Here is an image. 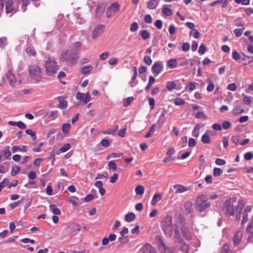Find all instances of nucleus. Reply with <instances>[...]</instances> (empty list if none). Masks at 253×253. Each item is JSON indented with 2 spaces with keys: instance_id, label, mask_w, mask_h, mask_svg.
<instances>
[{
  "instance_id": "14",
  "label": "nucleus",
  "mask_w": 253,
  "mask_h": 253,
  "mask_svg": "<svg viewBox=\"0 0 253 253\" xmlns=\"http://www.w3.org/2000/svg\"><path fill=\"white\" fill-rule=\"evenodd\" d=\"M142 253H156L155 249L150 244H147L141 248Z\"/></svg>"
},
{
  "instance_id": "25",
  "label": "nucleus",
  "mask_w": 253,
  "mask_h": 253,
  "mask_svg": "<svg viewBox=\"0 0 253 253\" xmlns=\"http://www.w3.org/2000/svg\"><path fill=\"white\" fill-rule=\"evenodd\" d=\"M162 199V195L160 194L156 193L155 194L153 197V199L151 201V205L154 206L156 204V203L161 200Z\"/></svg>"
},
{
  "instance_id": "30",
  "label": "nucleus",
  "mask_w": 253,
  "mask_h": 253,
  "mask_svg": "<svg viewBox=\"0 0 253 253\" xmlns=\"http://www.w3.org/2000/svg\"><path fill=\"white\" fill-rule=\"evenodd\" d=\"M26 52L29 56H32L35 57L36 55V52L35 49L32 47H27L26 48Z\"/></svg>"
},
{
  "instance_id": "34",
  "label": "nucleus",
  "mask_w": 253,
  "mask_h": 253,
  "mask_svg": "<svg viewBox=\"0 0 253 253\" xmlns=\"http://www.w3.org/2000/svg\"><path fill=\"white\" fill-rule=\"evenodd\" d=\"M135 191L137 195H142L144 192V188L142 185H138L135 188Z\"/></svg>"
},
{
  "instance_id": "29",
  "label": "nucleus",
  "mask_w": 253,
  "mask_h": 253,
  "mask_svg": "<svg viewBox=\"0 0 253 253\" xmlns=\"http://www.w3.org/2000/svg\"><path fill=\"white\" fill-rule=\"evenodd\" d=\"M159 248L161 252L163 253H170L169 250L166 248L165 244L162 240L160 243Z\"/></svg>"
},
{
  "instance_id": "46",
  "label": "nucleus",
  "mask_w": 253,
  "mask_h": 253,
  "mask_svg": "<svg viewBox=\"0 0 253 253\" xmlns=\"http://www.w3.org/2000/svg\"><path fill=\"white\" fill-rule=\"evenodd\" d=\"M25 132L27 134L30 135L32 137L33 140H36L37 136L36 135V133L32 129H26Z\"/></svg>"
},
{
  "instance_id": "35",
  "label": "nucleus",
  "mask_w": 253,
  "mask_h": 253,
  "mask_svg": "<svg viewBox=\"0 0 253 253\" xmlns=\"http://www.w3.org/2000/svg\"><path fill=\"white\" fill-rule=\"evenodd\" d=\"M201 128V126L200 125H197L194 130L192 131V135L193 136L195 137H198L199 135V131Z\"/></svg>"
},
{
  "instance_id": "62",
  "label": "nucleus",
  "mask_w": 253,
  "mask_h": 253,
  "mask_svg": "<svg viewBox=\"0 0 253 253\" xmlns=\"http://www.w3.org/2000/svg\"><path fill=\"white\" fill-rule=\"evenodd\" d=\"M133 97H129L127 98L124 102V106H126V107L128 106L131 103V102L133 101Z\"/></svg>"
},
{
  "instance_id": "16",
  "label": "nucleus",
  "mask_w": 253,
  "mask_h": 253,
  "mask_svg": "<svg viewBox=\"0 0 253 253\" xmlns=\"http://www.w3.org/2000/svg\"><path fill=\"white\" fill-rule=\"evenodd\" d=\"M173 188L175 190L176 194L182 193L188 190L187 187L180 184H175L173 186Z\"/></svg>"
},
{
  "instance_id": "45",
  "label": "nucleus",
  "mask_w": 253,
  "mask_h": 253,
  "mask_svg": "<svg viewBox=\"0 0 253 253\" xmlns=\"http://www.w3.org/2000/svg\"><path fill=\"white\" fill-rule=\"evenodd\" d=\"M20 169H21L19 166H15L12 168L11 171V176H14L16 175L20 171Z\"/></svg>"
},
{
  "instance_id": "6",
  "label": "nucleus",
  "mask_w": 253,
  "mask_h": 253,
  "mask_svg": "<svg viewBox=\"0 0 253 253\" xmlns=\"http://www.w3.org/2000/svg\"><path fill=\"white\" fill-rule=\"evenodd\" d=\"M161 226L166 236L168 237H170L173 230L172 216L167 215L165 217L162 221Z\"/></svg>"
},
{
  "instance_id": "3",
  "label": "nucleus",
  "mask_w": 253,
  "mask_h": 253,
  "mask_svg": "<svg viewBox=\"0 0 253 253\" xmlns=\"http://www.w3.org/2000/svg\"><path fill=\"white\" fill-rule=\"evenodd\" d=\"M180 228L183 236L188 240H191L193 237V233L191 229L185 223V218L182 215H179L173 226V230L175 233V237L179 242L182 240L179 233L178 228Z\"/></svg>"
},
{
  "instance_id": "44",
  "label": "nucleus",
  "mask_w": 253,
  "mask_h": 253,
  "mask_svg": "<svg viewBox=\"0 0 253 253\" xmlns=\"http://www.w3.org/2000/svg\"><path fill=\"white\" fill-rule=\"evenodd\" d=\"M243 101L245 104L249 105L252 102L253 97L250 96H245L243 98Z\"/></svg>"
},
{
  "instance_id": "39",
  "label": "nucleus",
  "mask_w": 253,
  "mask_h": 253,
  "mask_svg": "<svg viewBox=\"0 0 253 253\" xmlns=\"http://www.w3.org/2000/svg\"><path fill=\"white\" fill-rule=\"evenodd\" d=\"M173 102L174 104L177 106L182 105L185 103L184 100L181 98H175L173 100Z\"/></svg>"
},
{
  "instance_id": "63",
  "label": "nucleus",
  "mask_w": 253,
  "mask_h": 253,
  "mask_svg": "<svg viewBox=\"0 0 253 253\" xmlns=\"http://www.w3.org/2000/svg\"><path fill=\"white\" fill-rule=\"evenodd\" d=\"M7 44V39L6 37L0 38V46L2 47Z\"/></svg>"
},
{
  "instance_id": "20",
  "label": "nucleus",
  "mask_w": 253,
  "mask_h": 253,
  "mask_svg": "<svg viewBox=\"0 0 253 253\" xmlns=\"http://www.w3.org/2000/svg\"><path fill=\"white\" fill-rule=\"evenodd\" d=\"M105 7L103 5H98L96 9L95 17L100 18L104 13Z\"/></svg>"
},
{
  "instance_id": "59",
  "label": "nucleus",
  "mask_w": 253,
  "mask_h": 253,
  "mask_svg": "<svg viewBox=\"0 0 253 253\" xmlns=\"http://www.w3.org/2000/svg\"><path fill=\"white\" fill-rule=\"evenodd\" d=\"M109 56V52H105L101 53L99 55V58L101 60H105Z\"/></svg>"
},
{
  "instance_id": "15",
  "label": "nucleus",
  "mask_w": 253,
  "mask_h": 253,
  "mask_svg": "<svg viewBox=\"0 0 253 253\" xmlns=\"http://www.w3.org/2000/svg\"><path fill=\"white\" fill-rule=\"evenodd\" d=\"M6 77L11 85L14 86L16 83V78L13 73L9 71L6 74Z\"/></svg>"
},
{
  "instance_id": "4",
  "label": "nucleus",
  "mask_w": 253,
  "mask_h": 253,
  "mask_svg": "<svg viewBox=\"0 0 253 253\" xmlns=\"http://www.w3.org/2000/svg\"><path fill=\"white\" fill-rule=\"evenodd\" d=\"M195 208L196 210L200 211H205L211 206V203L209 201L208 195L201 194L198 196L196 200Z\"/></svg>"
},
{
  "instance_id": "10",
  "label": "nucleus",
  "mask_w": 253,
  "mask_h": 253,
  "mask_svg": "<svg viewBox=\"0 0 253 253\" xmlns=\"http://www.w3.org/2000/svg\"><path fill=\"white\" fill-rule=\"evenodd\" d=\"M105 29L104 25H99L96 26L92 31V38L95 40L99 37L103 32Z\"/></svg>"
},
{
  "instance_id": "17",
  "label": "nucleus",
  "mask_w": 253,
  "mask_h": 253,
  "mask_svg": "<svg viewBox=\"0 0 253 253\" xmlns=\"http://www.w3.org/2000/svg\"><path fill=\"white\" fill-rule=\"evenodd\" d=\"M243 233L241 231H238L233 237V243L235 246L238 245L243 237Z\"/></svg>"
},
{
  "instance_id": "60",
  "label": "nucleus",
  "mask_w": 253,
  "mask_h": 253,
  "mask_svg": "<svg viewBox=\"0 0 253 253\" xmlns=\"http://www.w3.org/2000/svg\"><path fill=\"white\" fill-rule=\"evenodd\" d=\"M118 62V59L117 58L114 57L111 58L108 61V63L110 65H115L117 64Z\"/></svg>"
},
{
  "instance_id": "21",
  "label": "nucleus",
  "mask_w": 253,
  "mask_h": 253,
  "mask_svg": "<svg viewBox=\"0 0 253 253\" xmlns=\"http://www.w3.org/2000/svg\"><path fill=\"white\" fill-rule=\"evenodd\" d=\"M220 3L222 4V7L224 8V7H227V6L228 1H227V0H216L212 3H210L209 4V5L211 6H213L216 4H220Z\"/></svg>"
},
{
  "instance_id": "23",
  "label": "nucleus",
  "mask_w": 253,
  "mask_h": 253,
  "mask_svg": "<svg viewBox=\"0 0 253 253\" xmlns=\"http://www.w3.org/2000/svg\"><path fill=\"white\" fill-rule=\"evenodd\" d=\"M59 104L58 105V108L61 109H64L67 107V102L66 101L63 100V98L61 97H58V98Z\"/></svg>"
},
{
  "instance_id": "64",
  "label": "nucleus",
  "mask_w": 253,
  "mask_h": 253,
  "mask_svg": "<svg viewBox=\"0 0 253 253\" xmlns=\"http://www.w3.org/2000/svg\"><path fill=\"white\" fill-rule=\"evenodd\" d=\"M215 163L217 165L221 166V165H224L225 164V161L220 158H217L215 160Z\"/></svg>"
},
{
  "instance_id": "33",
  "label": "nucleus",
  "mask_w": 253,
  "mask_h": 253,
  "mask_svg": "<svg viewBox=\"0 0 253 253\" xmlns=\"http://www.w3.org/2000/svg\"><path fill=\"white\" fill-rule=\"evenodd\" d=\"M71 128L70 124L68 123H65L62 125V130L64 134H67Z\"/></svg>"
},
{
  "instance_id": "49",
  "label": "nucleus",
  "mask_w": 253,
  "mask_h": 253,
  "mask_svg": "<svg viewBox=\"0 0 253 253\" xmlns=\"http://www.w3.org/2000/svg\"><path fill=\"white\" fill-rule=\"evenodd\" d=\"M220 253H230L228 245L224 244L222 247Z\"/></svg>"
},
{
  "instance_id": "9",
  "label": "nucleus",
  "mask_w": 253,
  "mask_h": 253,
  "mask_svg": "<svg viewBox=\"0 0 253 253\" xmlns=\"http://www.w3.org/2000/svg\"><path fill=\"white\" fill-rule=\"evenodd\" d=\"M252 207L247 206L243 211L241 212V216H242V225L243 226L249 220V216L251 215Z\"/></svg>"
},
{
  "instance_id": "48",
  "label": "nucleus",
  "mask_w": 253,
  "mask_h": 253,
  "mask_svg": "<svg viewBox=\"0 0 253 253\" xmlns=\"http://www.w3.org/2000/svg\"><path fill=\"white\" fill-rule=\"evenodd\" d=\"M222 170L219 168H215L213 170V174L214 176H219L222 173Z\"/></svg>"
},
{
  "instance_id": "43",
  "label": "nucleus",
  "mask_w": 253,
  "mask_h": 253,
  "mask_svg": "<svg viewBox=\"0 0 253 253\" xmlns=\"http://www.w3.org/2000/svg\"><path fill=\"white\" fill-rule=\"evenodd\" d=\"M176 84L174 82H169L167 84V88L169 90H171L176 87Z\"/></svg>"
},
{
  "instance_id": "26",
  "label": "nucleus",
  "mask_w": 253,
  "mask_h": 253,
  "mask_svg": "<svg viewBox=\"0 0 253 253\" xmlns=\"http://www.w3.org/2000/svg\"><path fill=\"white\" fill-rule=\"evenodd\" d=\"M49 210L55 215H60L61 213L60 209H58L55 205H50L49 206Z\"/></svg>"
},
{
  "instance_id": "38",
  "label": "nucleus",
  "mask_w": 253,
  "mask_h": 253,
  "mask_svg": "<svg viewBox=\"0 0 253 253\" xmlns=\"http://www.w3.org/2000/svg\"><path fill=\"white\" fill-rule=\"evenodd\" d=\"M140 34L143 40H147L150 38V34L146 30H143L140 31Z\"/></svg>"
},
{
  "instance_id": "22",
  "label": "nucleus",
  "mask_w": 253,
  "mask_h": 253,
  "mask_svg": "<svg viewBox=\"0 0 253 253\" xmlns=\"http://www.w3.org/2000/svg\"><path fill=\"white\" fill-rule=\"evenodd\" d=\"M93 67L91 66H86L82 67L80 70L83 75H86L89 73L92 70Z\"/></svg>"
},
{
  "instance_id": "12",
  "label": "nucleus",
  "mask_w": 253,
  "mask_h": 253,
  "mask_svg": "<svg viewBox=\"0 0 253 253\" xmlns=\"http://www.w3.org/2000/svg\"><path fill=\"white\" fill-rule=\"evenodd\" d=\"M5 3V10L6 13H10L15 12L17 9H15L12 0H8Z\"/></svg>"
},
{
  "instance_id": "56",
  "label": "nucleus",
  "mask_w": 253,
  "mask_h": 253,
  "mask_svg": "<svg viewBox=\"0 0 253 253\" xmlns=\"http://www.w3.org/2000/svg\"><path fill=\"white\" fill-rule=\"evenodd\" d=\"M138 28V25L137 23L134 22L131 25L130 27V31L132 32H135L137 30Z\"/></svg>"
},
{
  "instance_id": "57",
  "label": "nucleus",
  "mask_w": 253,
  "mask_h": 253,
  "mask_svg": "<svg viewBox=\"0 0 253 253\" xmlns=\"http://www.w3.org/2000/svg\"><path fill=\"white\" fill-rule=\"evenodd\" d=\"M190 45L188 42H185L181 47V50L184 51H187L190 49Z\"/></svg>"
},
{
  "instance_id": "32",
  "label": "nucleus",
  "mask_w": 253,
  "mask_h": 253,
  "mask_svg": "<svg viewBox=\"0 0 253 253\" xmlns=\"http://www.w3.org/2000/svg\"><path fill=\"white\" fill-rule=\"evenodd\" d=\"M241 139L242 137L240 135L233 136L231 138L233 142L237 145H240V143H241Z\"/></svg>"
},
{
  "instance_id": "36",
  "label": "nucleus",
  "mask_w": 253,
  "mask_h": 253,
  "mask_svg": "<svg viewBox=\"0 0 253 253\" xmlns=\"http://www.w3.org/2000/svg\"><path fill=\"white\" fill-rule=\"evenodd\" d=\"M156 126V125L155 124H153L151 127L149 131L146 133L144 137L145 138H149L151 136L155 131Z\"/></svg>"
},
{
  "instance_id": "47",
  "label": "nucleus",
  "mask_w": 253,
  "mask_h": 253,
  "mask_svg": "<svg viewBox=\"0 0 253 253\" xmlns=\"http://www.w3.org/2000/svg\"><path fill=\"white\" fill-rule=\"evenodd\" d=\"M190 35L193 36L195 39H198L200 37V34L196 29H193L190 33Z\"/></svg>"
},
{
  "instance_id": "31",
  "label": "nucleus",
  "mask_w": 253,
  "mask_h": 253,
  "mask_svg": "<svg viewBox=\"0 0 253 253\" xmlns=\"http://www.w3.org/2000/svg\"><path fill=\"white\" fill-rule=\"evenodd\" d=\"M244 112V109L239 106H236L232 110L233 114L235 115H238Z\"/></svg>"
},
{
  "instance_id": "58",
  "label": "nucleus",
  "mask_w": 253,
  "mask_h": 253,
  "mask_svg": "<svg viewBox=\"0 0 253 253\" xmlns=\"http://www.w3.org/2000/svg\"><path fill=\"white\" fill-rule=\"evenodd\" d=\"M108 167L110 169H112L113 170H116L117 168L116 164L113 161L109 162Z\"/></svg>"
},
{
  "instance_id": "2",
  "label": "nucleus",
  "mask_w": 253,
  "mask_h": 253,
  "mask_svg": "<svg viewBox=\"0 0 253 253\" xmlns=\"http://www.w3.org/2000/svg\"><path fill=\"white\" fill-rule=\"evenodd\" d=\"M245 206V202L241 200L238 203L234 198L226 200L223 209L225 214L227 216H234L235 213L236 218L237 220L241 219V211H242Z\"/></svg>"
},
{
  "instance_id": "54",
  "label": "nucleus",
  "mask_w": 253,
  "mask_h": 253,
  "mask_svg": "<svg viewBox=\"0 0 253 253\" xmlns=\"http://www.w3.org/2000/svg\"><path fill=\"white\" fill-rule=\"evenodd\" d=\"M91 99V96L89 92H87L84 96V99H83V102L84 104H86Z\"/></svg>"
},
{
  "instance_id": "51",
  "label": "nucleus",
  "mask_w": 253,
  "mask_h": 253,
  "mask_svg": "<svg viewBox=\"0 0 253 253\" xmlns=\"http://www.w3.org/2000/svg\"><path fill=\"white\" fill-rule=\"evenodd\" d=\"M70 145L69 143H66L60 148V151L62 153H64L70 149Z\"/></svg>"
},
{
  "instance_id": "1",
  "label": "nucleus",
  "mask_w": 253,
  "mask_h": 253,
  "mask_svg": "<svg viewBox=\"0 0 253 253\" xmlns=\"http://www.w3.org/2000/svg\"><path fill=\"white\" fill-rule=\"evenodd\" d=\"M81 43L77 42L71 46L70 49L63 50L59 56V60L68 66H73L77 63L79 58L80 48Z\"/></svg>"
},
{
  "instance_id": "61",
  "label": "nucleus",
  "mask_w": 253,
  "mask_h": 253,
  "mask_svg": "<svg viewBox=\"0 0 253 253\" xmlns=\"http://www.w3.org/2000/svg\"><path fill=\"white\" fill-rule=\"evenodd\" d=\"M232 57L235 60H238L240 59L241 56L236 50H234L232 52Z\"/></svg>"
},
{
  "instance_id": "42",
  "label": "nucleus",
  "mask_w": 253,
  "mask_h": 253,
  "mask_svg": "<svg viewBox=\"0 0 253 253\" xmlns=\"http://www.w3.org/2000/svg\"><path fill=\"white\" fill-rule=\"evenodd\" d=\"M129 241L128 238L127 236H124L123 237H119L118 238V242L120 245H124L127 243Z\"/></svg>"
},
{
  "instance_id": "7",
  "label": "nucleus",
  "mask_w": 253,
  "mask_h": 253,
  "mask_svg": "<svg viewBox=\"0 0 253 253\" xmlns=\"http://www.w3.org/2000/svg\"><path fill=\"white\" fill-rule=\"evenodd\" d=\"M30 77L33 80L38 83L41 81L42 79V72L41 68L37 65L33 64L29 67Z\"/></svg>"
},
{
  "instance_id": "28",
  "label": "nucleus",
  "mask_w": 253,
  "mask_h": 253,
  "mask_svg": "<svg viewBox=\"0 0 253 253\" xmlns=\"http://www.w3.org/2000/svg\"><path fill=\"white\" fill-rule=\"evenodd\" d=\"M177 63L175 59H170L167 62V66L169 68L173 69L177 66Z\"/></svg>"
},
{
  "instance_id": "5",
  "label": "nucleus",
  "mask_w": 253,
  "mask_h": 253,
  "mask_svg": "<svg viewBox=\"0 0 253 253\" xmlns=\"http://www.w3.org/2000/svg\"><path fill=\"white\" fill-rule=\"evenodd\" d=\"M44 67L46 74L49 76H53L56 74L59 69L56 61L49 57H47L45 61Z\"/></svg>"
},
{
  "instance_id": "50",
  "label": "nucleus",
  "mask_w": 253,
  "mask_h": 253,
  "mask_svg": "<svg viewBox=\"0 0 253 253\" xmlns=\"http://www.w3.org/2000/svg\"><path fill=\"white\" fill-rule=\"evenodd\" d=\"M197 84V83L193 82H191L189 83V84L186 86L190 92L192 91L196 88L195 84Z\"/></svg>"
},
{
  "instance_id": "19",
  "label": "nucleus",
  "mask_w": 253,
  "mask_h": 253,
  "mask_svg": "<svg viewBox=\"0 0 253 253\" xmlns=\"http://www.w3.org/2000/svg\"><path fill=\"white\" fill-rule=\"evenodd\" d=\"M160 0H150L147 4V8L150 9H155L159 4Z\"/></svg>"
},
{
  "instance_id": "53",
  "label": "nucleus",
  "mask_w": 253,
  "mask_h": 253,
  "mask_svg": "<svg viewBox=\"0 0 253 253\" xmlns=\"http://www.w3.org/2000/svg\"><path fill=\"white\" fill-rule=\"evenodd\" d=\"M9 183V181L7 179H4L3 181L0 182V192H1L2 189L7 185Z\"/></svg>"
},
{
  "instance_id": "13",
  "label": "nucleus",
  "mask_w": 253,
  "mask_h": 253,
  "mask_svg": "<svg viewBox=\"0 0 253 253\" xmlns=\"http://www.w3.org/2000/svg\"><path fill=\"white\" fill-rule=\"evenodd\" d=\"M17 7L18 9L21 10L23 12H24L26 10V6L29 3V2L28 0L25 1L24 0H17Z\"/></svg>"
},
{
  "instance_id": "40",
  "label": "nucleus",
  "mask_w": 253,
  "mask_h": 253,
  "mask_svg": "<svg viewBox=\"0 0 253 253\" xmlns=\"http://www.w3.org/2000/svg\"><path fill=\"white\" fill-rule=\"evenodd\" d=\"M155 82V79L152 76L149 77V83L145 87L146 90L148 91L151 87L152 84Z\"/></svg>"
},
{
  "instance_id": "18",
  "label": "nucleus",
  "mask_w": 253,
  "mask_h": 253,
  "mask_svg": "<svg viewBox=\"0 0 253 253\" xmlns=\"http://www.w3.org/2000/svg\"><path fill=\"white\" fill-rule=\"evenodd\" d=\"M11 149L13 153L16 152L17 151L22 152H26L27 151V146L21 145L19 146H13Z\"/></svg>"
},
{
  "instance_id": "52",
  "label": "nucleus",
  "mask_w": 253,
  "mask_h": 253,
  "mask_svg": "<svg viewBox=\"0 0 253 253\" xmlns=\"http://www.w3.org/2000/svg\"><path fill=\"white\" fill-rule=\"evenodd\" d=\"M143 61L148 66H150L152 63V60L149 56H145L143 59Z\"/></svg>"
},
{
  "instance_id": "8",
  "label": "nucleus",
  "mask_w": 253,
  "mask_h": 253,
  "mask_svg": "<svg viewBox=\"0 0 253 253\" xmlns=\"http://www.w3.org/2000/svg\"><path fill=\"white\" fill-rule=\"evenodd\" d=\"M120 4L118 2H114L108 8L106 16L110 18L115 15L120 9Z\"/></svg>"
},
{
  "instance_id": "55",
  "label": "nucleus",
  "mask_w": 253,
  "mask_h": 253,
  "mask_svg": "<svg viewBox=\"0 0 253 253\" xmlns=\"http://www.w3.org/2000/svg\"><path fill=\"white\" fill-rule=\"evenodd\" d=\"M244 29V28L236 29L234 30V33L237 37H239L242 35Z\"/></svg>"
},
{
  "instance_id": "41",
  "label": "nucleus",
  "mask_w": 253,
  "mask_h": 253,
  "mask_svg": "<svg viewBox=\"0 0 253 253\" xmlns=\"http://www.w3.org/2000/svg\"><path fill=\"white\" fill-rule=\"evenodd\" d=\"M202 141L204 143H210L211 142V139L209 135L206 133H205L201 138Z\"/></svg>"
},
{
  "instance_id": "37",
  "label": "nucleus",
  "mask_w": 253,
  "mask_h": 253,
  "mask_svg": "<svg viewBox=\"0 0 253 253\" xmlns=\"http://www.w3.org/2000/svg\"><path fill=\"white\" fill-rule=\"evenodd\" d=\"M162 11L164 14L167 16H170L172 14V11L171 9L167 7L165 5H164L162 8Z\"/></svg>"
},
{
  "instance_id": "27",
  "label": "nucleus",
  "mask_w": 253,
  "mask_h": 253,
  "mask_svg": "<svg viewBox=\"0 0 253 253\" xmlns=\"http://www.w3.org/2000/svg\"><path fill=\"white\" fill-rule=\"evenodd\" d=\"M136 216L133 212H129L125 216V219L127 222H131L134 220Z\"/></svg>"
},
{
  "instance_id": "24",
  "label": "nucleus",
  "mask_w": 253,
  "mask_h": 253,
  "mask_svg": "<svg viewBox=\"0 0 253 253\" xmlns=\"http://www.w3.org/2000/svg\"><path fill=\"white\" fill-rule=\"evenodd\" d=\"M184 208L186 214H188L191 212L193 210V204L192 202L187 201L184 204Z\"/></svg>"
},
{
  "instance_id": "11",
  "label": "nucleus",
  "mask_w": 253,
  "mask_h": 253,
  "mask_svg": "<svg viewBox=\"0 0 253 253\" xmlns=\"http://www.w3.org/2000/svg\"><path fill=\"white\" fill-rule=\"evenodd\" d=\"M164 69V65L163 62L161 61H158L155 62L152 66V70L153 73L156 75H159Z\"/></svg>"
}]
</instances>
